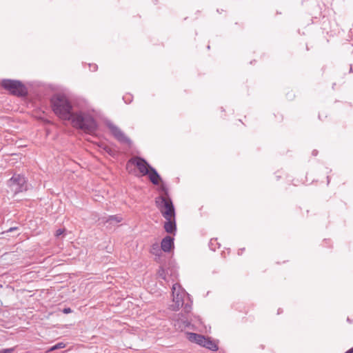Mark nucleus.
<instances>
[{"label": "nucleus", "mask_w": 353, "mask_h": 353, "mask_svg": "<svg viewBox=\"0 0 353 353\" xmlns=\"http://www.w3.org/2000/svg\"><path fill=\"white\" fill-rule=\"evenodd\" d=\"M51 104L54 114L62 120L70 121L73 127L90 134L96 130L95 120L90 115L81 112L74 113L72 105L65 96H54L51 99Z\"/></svg>", "instance_id": "1"}, {"label": "nucleus", "mask_w": 353, "mask_h": 353, "mask_svg": "<svg viewBox=\"0 0 353 353\" xmlns=\"http://www.w3.org/2000/svg\"><path fill=\"white\" fill-rule=\"evenodd\" d=\"M156 205L165 219L175 216L174 208L172 200L167 196H159L156 198Z\"/></svg>", "instance_id": "2"}, {"label": "nucleus", "mask_w": 353, "mask_h": 353, "mask_svg": "<svg viewBox=\"0 0 353 353\" xmlns=\"http://www.w3.org/2000/svg\"><path fill=\"white\" fill-rule=\"evenodd\" d=\"M11 192L16 194L28 189L27 181L25 177L21 174H14L7 182Z\"/></svg>", "instance_id": "3"}, {"label": "nucleus", "mask_w": 353, "mask_h": 353, "mask_svg": "<svg viewBox=\"0 0 353 353\" xmlns=\"http://www.w3.org/2000/svg\"><path fill=\"white\" fill-rule=\"evenodd\" d=\"M172 292L173 303L170 305V308L172 310L176 311L183 305L184 298L187 294L179 283H175L172 285Z\"/></svg>", "instance_id": "4"}, {"label": "nucleus", "mask_w": 353, "mask_h": 353, "mask_svg": "<svg viewBox=\"0 0 353 353\" xmlns=\"http://www.w3.org/2000/svg\"><path fill=\"white\" fill-rule=\"evenodd\" d=\"M1 85L10 93L17 96H24L27 93L26 87L19 81L4 79Z\"/></svg>", "instance_id": "5"}, {"label": "nucleus", "mask_w": 353, "mask_h": 353, "mask_svg": "<svg viewBox=\"0 0 353 353\" xmlns=\"http://www.w3.org/2000/svg\"><path fill=\"white\" fill-rule=\"evenodd\" d=\"M129 163L135 165L142 176L147 175L151 168L149 164L142 158L134 157L129 161Z\"/></svg>", "instance_id": "6"}, {"label": "nucleus", "mask_w": 353, "mask_h": 353, "mask_svg": "<svg viewBox=\"0 0 353 353\" xmlns=\"http://www.w3.org/2000/svg\"><path fill=\"white\" fill-rule=\"evenodd\" d=\"M108 128L110 130L112 134L118 141L123 143L128 142V139L117 126L114 125L112 123H109Z\"/></svg>", "instance_id": "7"}, {"label": "nucleus", "mask_w": 353, "mask_h": 353, "mask_svg": "<svg viewBox=\"0 0 353 353\" xmlns=\"http://www.w3.org/2000/svg\"><path fill=\"white\" fill-rule=\"evenodd\" d=\"M166 221L164 223V229L166 232L170 234H174L176 227V221H175V216H172L168 219H165Z\"/></svg>", "instance_id": "8"}, {"label": "nucleus", "mask_w": 353, "mask_h": 353, "mask_svg": "<svg viewBox=\"0 0 353 353\" xmlns=\"http://www.w3.org/2000/svg\"><path fill=\"white\" fill-rule=\"evenodd\" d=\"M190 325V322L187 317L184 316L183 314H178L177 318L175 320L174 326L177 329L183 330L188 327Z\"/></svg>", "instance_id": "9"}, {"label": "nucleus", "mask_w": 353, "mask_h": 353, "mask_svg": "<svg viewBox=\"0 0 353 353\" xmlns=\"http://www.w3.org/2000/svg\"><path fill=\"white\" fill-rule=\"evenodd\" d=\"M174 245V239L170 236H167L163 239L161 248L164 252H170Z\"/></svg>", "instance_id": "10"}, {"label": "nucleus", "mask_w": 353, "mask_h": 353, "mask_svg": "<svg viewBox=\"0 0 353 353\" xmlns=\"http://www.w3.org/2000/svg\"><path fill=\"white\" fill-rule=\"evenodd\" d=\"M147 175H148L149 179L153 184L158 185L159 183L161 177L155 169L150 168V171Z\"/></svg>", "instance_id": "11"}, {"label": "nucleus", "mask_w": 353, "mask_h": 353, "mask_svg": "<svg viewBox=\"0 0 353 353\" xmlns=\"http://www.w3.org/2000/svg\"><path fill=\"white\" fill-rule=\"evenodd\" d=\"M203 347L212 351H216L218 350L217 345L209 338H206V340L203 343Z\"/></svg>", "instance_id": "12"}, {"label": "nucleus", "mask_w": 353, "mask_h": 353, "mask_svg": "<svg viewBox=\"0 0 353 353\" xmlns=\"http://www.w3.org/2000/svg\"><path fill=\"white\" fill-rule=\"evenodd\" d=\"M162 251L163 250H162L161 248L159 247L158 243H154L151 246L150 252L152 254L159 256L162 254Z\"/></svg>", "instance_id": "13"}, {"label": "nucleus", "mask_w": 353, "mask_h": 353, "mask_svg": "<svg viewBox=\"0 0 353 353\" xmlns=\"http://www.w3.org/2000/svg\"><path fill=\"white\" fill-rule=\"evenodd\" d=\"M66 346V344L63 342H59L58 343H57L56 345L52 346L51 347H50L46 352V353H49L52 351H54V350H59V349H63L64 347H65Z\"/></svg>", "instance_id": "14"}, {"label": "nucleus", "mask_w": 353, "mask_h": 353, "mask_svg": "<svg viewBox=\"0 0 353 353\" xmlns=\"http://www.w3.org/2000/svg\"><path fill=\"white\" fill-rule=\"evenodd\" d=\"M187 336H188L187 337L190 341L194 342V343H196V344H198L199 343L200 339H199L197 337H194V336H201V335L196 334V333L190 332V333H188Z\"/></svg>", "instance_id": "15"}, {"label": "nucleus", "mask_w": 353, "mask_h": 353, "mask_svg": "<svg viewBox=\"0 0 353 353\" xmlns=\"http://www.w3.org/2000/svg\"><path fill=\"white\" fill-rule=\"evenodd\" d=\"M108 221H110L111 223L113 221L115 223H119L121 221V218L117 216H111L109 217Z\"/></svg>", "instance_id": "16"}, {"label": "nucleus", "mask_w": 353, "mask_h": 353, "mask_svg": "<svg viewBox=\"0 0 353 353\" xmlns=\"http://www.w3.org/2000/svg\"><path fill=\"white\" fill-rule=\"evenodd\" d=\"M14 350V349L12 347L2 349V350H0V353H13Z\"/></svg>", "instance_id": "17"}, {"label": "nucleus", "mask_w": 353, "mask_h": 353, "mask_svg": "<svg viewBox=\"0 0 353 353\" xmlns=\"http://www.w3.org/2000/svg\"><path fill=\"white\" fill-rule=\"evenodd\" d=\"M159 276L162 278L163 279H165V270L162 268H161L158 272Z\"/></svg>", "instance_id": "18"}, {"label": "nucleus", "mask_w": 353, "mask_h": 353, "mask_svg": "<svg viewBox=\"0 0 353 353\" xmlns=\"http://www.w3.org/2000/svg\"><path fill=\"white\" fill-rule=\"evenodd\" d=\"M197 338L200 339L199 343H198L201 346L203 347V343H205L206 338L201 335V336H196Z\"/></svg>", "instance_id": "19"}, {"label": "nucleus", "mask_w": 353, "mask_h": 353, "mask_svg": "<svg viewBox=\"0 0 353 353\" xmlns=\"http://www.w3.org/2000/svg\"><path fill=\"white\" fill-rule=\"evenodd\" d=\"M65 232V230L64 229H59L56 231V233H55V235L56 236H59L61 235H62Z\"/></svg>", "instance_id": "20"}, {"label": "nucleus", "mask_w": 353, "mask_h": 353, "mask_svg": "<svg viewBox=\"0 0 353 353\" xmlns=\"http://www.w3.org/2000/svg\"><path fill=\"white\" fill-rule=\"evenodd\" d=\"M72 312L71 309L70 307L64 308L63 309V313L68 314Z\"/></svg>", "instance_id": "21"}, {"label": "nucleus", "mask_w": 353, "mask_h": 353, "mask_svg": "<svg viewBox=\"0 0 353 353\" xmlns=\"http://www.w3.org/2000/svg\"><path fill=\"white\" fill-rule=\"evenodd\" d=\"M190 310V306L188 304H185V311L186 312H189Z\"/></svg>", "instance_id": "22"}, {"label": "nucleus", "mask_w": 353, "mask_h": 353, "mask_svg": "<svg viewBox=\"0 0 353 353\" xmlns=\"http://www.w3.org/2000/svg\"><path fill=\"white\" fill-rule=\"evenodd\" d=\"M345 353H353V348L349 350L348 351H347Z\"/></svg>", "instance_id": "23"}, {"label": "nucleus", "mask_w": 353, "mask_h": 353, "mask_svg": "<svg viewBox=\"0 0 353 353\" xmlns=\"http://www.w3.org/2000/svg\"><path fill=\"white\" fill-rule=\"evenodd\" d=\"M14 229H15L14 228H11L9 229L8 232H11V231H12Z\"/></svg>", "instance_id": "24"}]
</instances>
